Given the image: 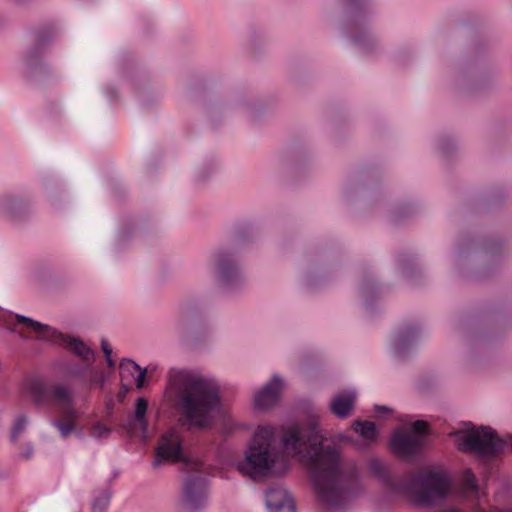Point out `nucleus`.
Listing matches in <instances>:
<instances>
[{
  "instance_id": "4be33fe9",
  "label": "nucleus",
  "mask_w": 512,
  "mask_h": 512,
  "mask_svg": "<svg viewBox=\"0 0 512 512\" xmlns=\"http://www.w3.org/2000/svg\"><path fill=\"white\" fill-rule=\"evenodd\" d=\"M265 503L269 512H296V505L287 490L270 487L265 492Z\"/></svg>"
},
{
  "instance_id": "72a5a7b5",
  "label": "nucleus",
  "mask_w": 512,
  "mask_h": 512,
  "mask_svg": "<svg viewBox=\"0 0 512 512\" xmlns=\"http://www.w3.org/2000/svg\"><path fill=\"white\" fill-rule=\"evenodd\" d=\"M437 148L444 158L450 159L457 150V144L452 137L443 135L437 139Z\"/></svg>"
},
{
  "instance_id": "6ab92c4d",
  "label": "nucleus",
  "mask_w": 512,
  "mask_h": 512,
  "mask_svg": "<svg viewBox=\"0 0 512 512\" xmlns=\"http://www.w3.org/2000/svg\"><path fill=\"white\" fill-rule=\"evenodd\" d=\"M378 171L372 167H364L351 175L344 184L343 196L347 201L360 191L367 192L377 186Z\"/></svg>"
},
{
  "instance_id": "412c9836",
  "label": "nucleus",
  "mask_w": 512,
  "mask_h": 512,
  "mask_svg": "<svg viewBox=\"0 0 512 512\" xmlns=\"http://www.w3.org/2000/svg\"><path fill=\"white\" fill-rule=\"evenodd\" d=\"M283 384V380L279 375H273L270 381L255 393L254 408L264 411L273 407L279 401Z\"/></svg>"
},
{
  "instance_id": "5fc2aeb1",
  "label": "nucleus",
  "mask_w": 512,
  "mask_h": 512,
  "mask_svg": "<svg viewBox=\"0 0 512 512\" xmlns=\"http://www.w3.org/2000/svg\"><path fill=\"white\" fill-rule=\"evenodd\" d=\"M436 512H462V511L455 507H447V508L440 509Z\"/></svg>"
},
{
  "instance_id": "1a4fd4ad",
  "label": "nucleus",
  "mask_w": 512,
  "mask_h": 512,
  "mask_svg": "<svg viewBox=\"0 0 512 512\" xmlns=\"http://www.w3.org/2000/svg\"><path fill=\"white\" fill-rule=\"evenodd\" d=\"M485 52V43H476L469 57L460 63L456 79L458 89L465 93H475L491 87L495 79V72L487 66L484 60Z\"/></svg>"
},
{
  "instance_id": "338daca9",
  "label": "nucleus",
  "mask_w": 512,
  "mask_h": 512,
  "mask_svg": "<svg viewBox=\"0 0 512 512\" xmlns=\"http://www.w3.org/2000/svg\"><path fill=\"white\" fill-rule=\"evenodd\" d=\"M402 422H406L407 420L405 418L400 419Z\"/></svg>"
},
{
  "instance_id": "0e129e2a",
  "label": "nucleus",
  "mask_w": 512,
  "mask_h": 512,
  "mask_svg": "<svg viewBox=\"0 0 512 512\" xmlns=\"http://www.w3.org/2000/svg\"><path fill=\"white\" fill-rule=\"evenodd\" d=\"M0 477L5 478L6 476L4 475V473H1Z\"/></svg>"
},
{
  "instance_id": "2eb2a0df",
  "label": "nucleus",
  "mask_w": 512,
  "mask_h": 512,
  "mask_svg": "<svg viewBox=\"0 0 512 512\" xmlns=\"http://www.w3.org/2000/svg\"><path fill=\"white\" fill-rule=\"evenodd\" d=\"M422 325L418 321L401 323L393 332L390 346L394 356L405 360L416 349L422 335Z\"/></svg>"
},
{
  "instance_id": "f8f14e48",
  "label": "nucleus",
  "mask_w": 512,
  "mask_h": 512,
  "mask_svg": "<svg viewBox=\"0 0 512 512\" xmlns=\"http://www.w3.org/2000/svg\"><path fill=\"white\" fill-rule=\"evenodd\" d=\"M167 463H182L188 468L200 470L202 463L193 459L185 448V439L175 429H170L160 436L154 448L153 467L157 468Z\"/></svg>"
},
{
  "instance_id": "423d86ee",
  "label": "nucleus",
  "mask_w": 512,
  "mask_h": 512,
  "mask_svg": "<svg viewBox=\"0 0 512 512\" xmlns=\"http://www.w3.org/2000/svg\"><path fill=\"white\" fill-rule=\"evenodd\" d=\"M509 318L501 305L487 303L458 318L455 330L472 348L492 344L506 329Z\"/></svg>"
},
{
  "instance_id": "6e6d98bb",
  "label": "nucleus",
  "mask_w": 512,
  "mask_h": 512,
  "mask_svg": "<svg viewBox=\"0 0 512 512\" xmlns=\"http://www.w3.org/2000/svg\"><path fill=\"white\" fill-rule=\"evenodd\" d=\"M119 475H120V471L117 469H114L112 471V475H111L110 479L108 480V483L111 484L112 481L115 480Z\"/></svg>"
},
{
  "instance_id": "0eeeda50",
  "label": "nucleus",
  "mask_w": 512,
  "mask_h": 512,
  "mask_svg": "<svg viewBox=\"0 0 512 512\" xmlns=\"http://www.w3.org/2000/svg\"><path fill=\"white\" fill-rule=\"evenodd\" d=\"M343 7L341 30L362 54L374 55L379 40L372 29L373 6L370 0H340Z\"/></svg>"
},
{
  "instance_id": "79ce46f5",
  "label": "nucleus",
  "mask_w": 512,
  "mask_h": 512,
  "mask_svg": "<svg viewBox=\"0 0 512 512\" xmlns=\"http://www.w3.org/2000/svg\"><path fill=\"white\" fill-rule=\"evenodd\" d=\"M27 422L28 419L25 414H21L15 419L10 436L12 442H15L18 436L25 430Z\"/></svg>"
},
{
  "instance_id": "a211bd4d",
  "label": "nucleus",
  "mask_w": 512,
  "mask_h": 512,
  "mask_svg": "<svg viewBox=\"0 0 512 512\" xmlns=\"http://www.w3.org/2000/svg\"><path fill=\"white\" fill-rule=\"evenodd\" d=\"M32 201L18 194L5 193L0 195V216L12 222L24 221L31 213Z\"/></svg>"
},
{
  "instance_id": "c85d7f7f",
  "label": "nucleus",
  "mask_w": 512,
  "mask_h": 512,
  "mask_svg": "<svg viewBox=\"0 0 512 512\" xmlns=\"http://www.w3.org/2000/svg\"><path fill=\"white\" fill-rule=\"evenodd\" d=\"M421 212V206L415 201L400 202L389 211V220L394 224H402Z\"/></svg>"
},
{
  "instance_id": "e433bc0d",
  "label": "nucleus",
  "mask_w": 512,
  "mask_h": 512,
  "mask_svg": "<svg viewBox=\"0 0 512 512\" xmlns=\"http://www.w3.org/2000/svg\"><path fill=\"white\" fill-rule=\"evenodd\" d=\"M140 369V365H138L135 361L123 358L119 365L120 375L122 380L128 375L134 378V373Z\"/></svg>"
},
{
  "instance_id": "f03ea898",
  "label": "nucleus",
  "mask_w": 512,
  "mask_h": 512,
  "mask_svg": "<svg viewBox=\"0 0 512 512\" xmlns=\"http://www.w3.org/2000/svg\"><path fill=\"white\" fill-rule=\"evenodd\" d=\"M176 375L179 383L172 402L180 423L190 430H210L225 412L218 380L189 370Z\"/></svg>"
},
{
  "instance_id": "09e8293b",
  "label": "nucleus",
  "mask_w": 512,
  "mask_h": 512,
  "mask_svg": "<svg viewBox=\"0 0 512 512\" xmlns=\"http://www.w3.org/2000/svg\"><path fill=\"white\" fill-rule=\"evenodd\" d=\"M34 453V448L31 444H28L23 451L20 452L19 457L24 460H29Z\"/></svg>"
},
{
  "instance_id": "bb28decb",
  "label": "nucleus",
  "mask_w": 512,
  "mask_h": 512,
  "mask_svg": "<svg viewBox=\"0 0 512 512\" xmlns=\"http://www.w3.org/2000/svg\"><path fill=\"white\" fill-rule=\"evenodd\" d=\"M148 406L149 403L146 398L138 397L135 401L133 418L129 421L128 424L131 433H134L137 429H139L143 440H147L148 438Z\"/></svg>"
},
{
  "instance_id": "603ef678",
  "label": "nucleus",
  "mask_w": 512,
  "mask_h": 512,
  "mask_svg": "<svg viewBox=\"0 0 512 512\" xmlns=\"http://www.w3.org/2000/svg\"><path fill=\"white\" fill-rule=\"evenodd\" d=\"M108 377L104 373H100V375L97 377L95 382L99 383L100 385H104L107 381Z\"/></svg>"
},
{
  "instance_id": "5701e85b",
  "label": "nucleus",
  "mask_w": 512,
  "mask_h": 512,
  "mask_svg": "<svg viewBox=\"0 0 512 512\" xmlns=\"http://www.w3.org/2000/svg\"><path fill=\"white\" fill-rule=\"evenodd\" d=\"M397 270L413 285H418L422 277V271L417 257L408 251L399 252L395 257Z\"/></svg>"
},
{
  "instance_id": "20e7f679",
  "label": "nucleus",
  "mask_w": 512,
  "mask_h": 512,
  "mask_svg": "<svg viewBox=\"0 0 512 512\" xmlns=\"http://www.w3.org/2000/svg\"><path fill=\"white\" fill-rule=\"evenodd\" d=\"M369 473L395 494L410 497L418 507L433 508L442 505L449 497L453 479L441 465H430L418 470L407 481H394L389 469L378 459L368 464Z\"/></svg>"
},
{
  "instance_id": "9b49d317",
  "label": "nucleus",
  "mask_w": 512,
  "mask_h": 512,
  "mask_svg": "<svg viewBox=\"0 0 512 512\" xmlns=\"http://www.w3.org/2000/svg\"><path fill=\"white\" fill-rule=\"evenodd\" d=\"M429 432L424 420L414 421L410 429H395L390 435L389 449L397 458L413 463L422 455Z\"/></svg>"
},
{
  "instance_id": "3c124183",
  "label": "nucleus",
  "mask_w": 512,
  "mask_h": 512,
  "mask_svg": "<svg viewBox=\"0 0 512 512\" xmlns=\"http://www.w3.org/2000/svg\"><path fill=\"white\" fill-rule=\"evenodd\" d=\"M0 311H3V309H2L1 307H0ZM7 314H8V318H2V317L0 316V322H4V323H6V324H10V323H11L10 318H14V319H16V318H15V316H14V314H15V313L7 312ZM14 324L18 325V324H17V320H15Z\"/></svg>"
},
{
  "instance_id": "e2e57ef3",
  "label": "nucleus",
  "mask_w": 512,
  "mask_h": 512,
  "mask_svg": "<svg viewBox=\"0 0 512 512\" xmlns=\"http://www.w3.org/2000/svg\"><path fill=\"white\" fill-rule=\"evenodd\" d=\"M20 336H21V338H23V339H27V338H28L27 336H25V335H23V334H20Z\"/></svg>"
},
{
  "instance_id": "bf43d9fd",
  "label": "nucleus",
  "mask_w": 512,
  "mask_h": 512,
  "mask_svg": "<svg viewBox=\"0 0 512 512\" xmlns=\"http://www.w3.org/2000/svg\"><path fill=\"white\" fill-rule=\"evenodd\" d=\"M13 2H15L17 5H26L28 3H30L32 0H12Z\"/></svg>"
},
{
  "instance_id": "9d476101",
  "label": "nucleus",
  "mask_w": 512,
  "mask_h": 512,
  "mask_svg": "<svg viewBox=\"0 0 512 512\" xmlns=\"http://www.w3.org/2000/svg\"><path fill=\"white\" fill-rule=\"evenodd\" d=\"M14 316L17 324L35 333L37 339L60 344L80 360L95 361V351L79 336L62 333L50 325L21 314H14Z\"/></svg>"
},
{
  "instance_id": "4c0bfd02",
  "label": "nucleus",
  "mask_w": 512,
  "mask_h": 512,
  "mask_svg": "<svg viewBox=\"0 0 512 512\" xmlns=\"http://www.w3.org/2000/svg\"><path fill=\"white\" fill-rule=\"evenodd\" d=\"M51 424L52 426L58 428L61 437L64 439L67 438L76 429V424L73 421L54 419L52 420Z\"/></svg>"
},
{
  "instance_id": "680f3d73",
  "label": "nucleus",
  "mask_w": 512,
  "mask_h": 512,
  "mask_svg": "<svg viewBox=\"0 0 512 512\" xmlns=\"http://www.w3.org/2000/svg\"><path fill=\"white\" fill-rule=\"evenodd\" d=\"M154 168V164H148L147 165V173H151V171L153 170Z\"/></svg>"
},
{
  "instance_id": "a878e982",
  "label": "nucleus",
  "mask_w": 512,
  "mask_h": 512,
  "mask_svg": "<svg viewBox=\"0 0 512 512\" xmlns=\"http://www.w3.org/2000/svg\"><path fill=\"white\" fill-rule=\"evenodd\" d=\"M121 76L130 82L131 86L138 89V86L147 81L145 71L140 68L138 62L130 54H123L120 58Z\"/></svg>"
},
{
  "instance_id": "a18cd8bd",
  "label": "nucleus",
  "mask_w": 512,
  "mask_h": 512,
  "mask_svg": "<svg viewBox=\"0 0 512 512\" xmlns=\"http://www.w3.org/2000/svg\"><path fill=\"white\" fill-rule=\"evenodd\" d=\"M146 374H147V368H142L140 366V369L137 370V375L134 376V380H135L137 388L141 389L145 386Z\"/></svg>"
},
{
  "instance_id": "4d7b16f0",
  "label": "nucleus",
  "mask_w": 512,
  "mask_h": 512,
  "mask_svg": "<svg viewBox=\"0 0 512 512\" xmlns=\"http://www.w3.org/2000/svg\"><path fill=\"white\" fill-rule=\"evenodd\" d=\"M281 468L283 473L288 470L289 464L286 460H281Z\"/></svg>"
},
{
  "instance_id": "ddd939ff",
  "label": "nucleus",
  "mask_w": 512,
  "mask_h": 512,
  "mask_svg": "<svg viewBox=\"0 0 512 512\" xmlns=\"http://www.w3.org/2000/svg\"><path fill=\"white\" fill-rule=\"evenodd\" d=\"M279 460L278 451L258 446L256 443H248L243 460L237 464V470L244 477L259 480L273 475Z\"/></svg>"
},
{
  "instance_id": "6e6552de",
  "label": "nucleus",
  "mask_w": 512,
  "mask_h": 512,
  "mask_svg": "<svg viewBox=\"0 0 512 512\" xmlns=\"http://www.w3.org/2000/svg\"><path fill=\"white\" fill-rule=\"evenodd\" d=\"M57 35V24L52 21L43 23L33 30L31 44L21 60V73L28 82L41 83L51 76V68L44 58Z\"/></svg>"
},
{
  "instance_id": "f3484780",
  "label": "nucleus",
  "mask_w": 512,
  "mask_h": 512,
  "mask_svg": "<svg viewBox=\"0 0 512 512\" xmlns=\"http://www.w3.org/2000/svg\"><path fill=\"white\" fill-rule=\"evenodd\" d=\"M383 291V286L376 280L374 271L369 267H363L358 292L367 314L373 316L378 312V303Z\"/></svg>"
},
{
  "instance_id": "39448f33",
  "label": "nucleus",
  "mask_w": 512,
  "mask_h": 512,
  "mask_svg": "<svg viewBox=\"0 0 512 512\" xmlns=\"http://www.w3.org/2000/svg\"><path fill=\"white\" fill-rule=\"evenodd\" d=\"M258 235L256 225L248 220L235 223L231 243L217 249L211 259V274L215 283L224 292L233 293L245 283L241 250L252 243Z\"/></svg>"
},
{
  "instance_id": "49530a36",
  "label": "nucleus",
  "mask_w": 512,
  "mask_h": 512,
  "mask_svg": "<svg viewBox=\"0 0 512 512\" xmlns=\"http://www.w3.org/2000/svg\"><path fill=\"white\" fill-rule=\"evenodd\" d=\"M104 93L109 101H115L118 98V90L112 85L105 86Z\"/></svg>"
},
{
  "instance_id": "13d9d810",
  "label": "nucleus",
  "mask_w": 512,
  "mask_h": 512,
  "mask_svg": "<svg viewBox=\"0 0 512 512\" xmlns=\"http://www.w3.org/2000/svg\"><path fill=\"white\" fill-rule=\"evenodd\" d=\"M338 437L342 441L351 442V438L349 436L345 435V434L340 433Z\"/></svg>"
},
{
  "instance_id": "c756f323",
  "label": "nucleus",
  "mask_w": 512,
  "mask_h": 512,
  "mask_svg": "<svg viewBox=\"0 0 512 512\" xmlns=\"http://www.w3.org/2000/svg\"><path fill=\"white\" fill-rule=\"evenodd\" d=\"M143 230V226L140 221L132 217H127L121 223L120 229L116 235V251H120L121 248L136 234Z\"/></svg>"
},
{
  "instance_id": "4468645a",
  "label": "nucleus",
  "mask_w": 512,
  "mask_h": 512,
  "mask_svg": "<svg viewBox=\"0 0 512 512\" xmlns=\"http://www.w3.org/2000/svg\"><path fill=\"white\" fill-rule=\"evenodd\" d=\"M338 264L329 251L320 250L314 257L308 259L307 267L303 274V285L309 290H317L325 287L336 276Z\"/></svg>"
},
{
  "instance_id": "c9c22d12",
  "label": "nucleus",
  "mask_w": 512,
  "mask_h": 512,
  "mask_svg": "<svg viewBox=\"0 0 512 512\" xmlns=\"http://www.w3.org/2000/svg\"><path fill=\"white\" fill-rule=\"evenodd\" d=\"M111 501L110 489H104L94 497L92 501V512H106Z\"/></svg>"
},
{
  "instance_id": "7c9ffc66",
  "label": "nucleus",
  "mask_w": 512,
  "mask_h": 512,
  "mask_svg": "<svg viewBox=\"0 0 512 512\" xmlns=\"http://www.w3.org/2000/svg\"><path fill=\"white\" fill-rule=\"evenodd\" d=\"M275 441L276 428L274 426L258 425L249 443H256L258 446H262L273 451H278L274 446Z\"/></svg>"
},
{
  "instance_id": "58836bf2",
  "label": "nucleus",
  "mask_w": 512,
  "mask_h": 512,
  "mask_svg": "<svg viewBox=\"0 0 512 512\" xmlns=\"http://www.w3.org/2000/svg\"><path fill=\"white\" fill-rule=\"evenodd\" d=\"M463 482L470 493L475 495L479 493L478 479L471 469H467L464 472Z\"/></svg>"
},
{
  "instance_id": "052dcab7",
  "label": "nucleus",
  "mask_w": 512,
  "mask_h": 512,
  "mask_svg": "<svg viewBox=\"0 0 512 512\" xmlns=\"http://www.w3.org/2000/svg\"><path fill=\"white\" fill-rule=\"evenodd\" d=\"M396 61L399 63L404 62L402 52H399L396 56Z\"/></svg>"
},
{
  "instance_id": "c03bdc74",
  "label": "nucleus",
  "mask_w": 512,
  "mask_h": 512,
  "mask_svg": "<svg viewBox=\"0 0 512 512\" xmlns=\"http://www.w3.org/2000/svg\"><path fill=\"white\" fill-rule=\"evenodd\" d=\"M111 428L103 423H96L91 429V435L95 438H104L111 433Z\"/></svg>"
},
{
  "instance_id": "f257e3e1",
  "label": "nucleus",
  "mask_w": 512,
  "mask_h": 512,
  "mask_svg": "<svg viewBox=\"0 0 512 512\" xmlns=\"http://www.w3.org/2000/svg\"><path fill=\"white\" fill-rule=\"evenodd\" d=\"M280 444L284 452L308 461H323L325 467L313 472L318 487V499L331 508H341L359 494V475L355 467L344 468L335 445L320 446L321 435L317 420L305 428L300 423L281 427Z\"/></svg>"
},
{
  "instance_id": "aec40b11",
  "label": "nucleus",
  "mask_w": 512,
  "mask_h": 512,
  "mask_svg": "<svg viewBox=\"0 0 512 512\" xmlns=\"http://www.w3.org/2000/svg\"><path fill=\"white\" fill-rule=\"evenodd\" d=\"M94 362L64 358L57 362V368L65 378L90 386L89 375L93 372Z\"/></svg>"
},
{
  "instance_id": "8fccbe9b",
  "label": "nucleus",
  "mask_w": 512,
  "mask_h": 512,
  "mask_svg": "<svg viewBox=\"0 0 512 512\" xmlns=\"http://www.w3.org/2000/svg\"><path fill=\"white\" fill-rule=\"evenodd\" d=\"M101 349H102V352L104 354V357L112 355V347L108 343L107 340H105V339L101 340Z\"/></svg>"
},
{
  "instance_id": "b1692460",
  "label": "nucleus",
  "mask_w": 512,
  "mask_h": 512,
  "mask_svg": "<svg viewBox=\"0 0 512 512\" xmlns=\"http://www.w3.org/2000/svg\"><path fill=\"white\" fill-rule=\"evenodd\" d=\"M356 398L357 393L355 390L340 392L329 402V410L338 419H347L355 408Z\"/></svg>"
},
{
  "instance_id": "de8ad7c7",
  "label": "nucleus",
  "mask_w": 512,
  "mask_h": 512,
  "mask_svg": "<svg viewBox=\"0 0 512 512\" xmlns=\"http://www.w3.org/2000/svg\"><path fill=\"white\" fill-rule=\"evenodd\" d=\"M374 411L375 413L379 414L380 416L386 417L390 414H392L393 410L385 405H374Z\"/></svg>"
},
{
  "instance_id": "f704fd0d",
  "label": "nucleus",
  "mask_w": 512,
  "mask_h": 512,
  "mask_svg": "<svg viewBox=\"0 0 512 512\" xmlns=\"http://www.w3.org/2000/svg\"><path fill=\"white\" fill-rule=\"evenodd\" d=\"M218 169V162L215 159H209L197 168L195 179L197 182H204L209 179Z\"/></svg>"
},
{
  "instance_id": "2f4dec72",
  "label": "nucleus",
  "mask_w": 512,
  "mask_h": 512,
  "mask_svg": "<svg viewBox=\"0 0 512 512\" xmlns=\"http://www.w3.org/2000/svg\"><path fill=\"white\" fill-rule=\"evenodd\" d=\"M505 193L502 189L489 192L477 200V213L487 212L503 204Z\"/></svg>"
},
{
  "instance_id": "37998d69",
  "label": "nucleus",
  "mask_w": 512,
  "mask_h": 512,
  "mask_svg": "<svg viewBox=\"0 0 512 512\" xmlns=\"http://www.w3.org/2000/svg\"><path fill=\"white\" fill-rule=\"evenodd\" d=\"M43 186L48 192L49 201L52 205L56 206V202L54 200V191L60 190L59 182L53 177H46L43 179Z\"/></svg>"
},
{
  "instance_id": "393cba45",
  "label": "nucleus",
  "mask_w": 512,
  "mask_h": 512,
  "mask_svg": "<svg viewBox=\"0 0 512 512\" xmlns=\"http://www.w3.org/2000/svg\"><path fill=\"white\" fill-rule=\"evenodd\" d=\"M203 319V310L198 303H183L179 310L178 328L182 331L192 330L201 326Z\"/></svg>"
},
{
  "instance_id": "473e14b6",
  "label": "nucleus",
  "mask_w": 512,
  "mask_h": 512,
  "mask_svg": "<svg viewBox=\"0 0 512 512\" xmlns=\"http://www.w3.org/2000/svg\"><path fill=\"white\" fill-rule=\"evenodd\" d=\"M352 429L368 443L376 442L379 431L374 422L357 419L352 423Z\"/></svg>"
},
{
  "instance_id": "cd10ccee",
  "label": "nucleus",
  "mask_w": 512,
  "mask_h": 512,
  "mask_svg": "<svg viewBox=\"0 0 512 512\" xmlns=\"http://www.w3.org/2000/svg\"><path fill=\"white\" fill-rule=\"evenodd\" d=\"M50 395L53 400L62 405L66 418L71 419L75 416L73 392L69 387L63 384H54L50 389Z\"/></svg>"
},
{
  "instance_id": "ea45409f",
  "label": "nucleus",
  "mask_w": 512,
  "mask_h": 512,
  "mask_svg": "<svg viewBox=\"0 0 512 512\" xmlns=\"http://www.w3.org/2000/svg\"><path fill=\"white\" fill-rule=\"evenodd\" d=\"M241 105L248 117L252 120H256L263 110V105L255 100L243 102Z\"/></svg>"
},
{
  "instance_id": "864d4df0",
  "label": "nucleus",
  "mask_w": 512,
  "mask_h": 512,
  "mask_svg": "<svg viewBox=\"0 0 512 512\" xmlns=\"http://www.w3.org/2000/svg\"><path fill=\"white\" fill-rule=\"evenodd\" d=\"M105 360H106V364L109 368H114L116 363L115 361L112 359V356H106L105 357Z\"/></svg>"
},
{
  "instance_id": "69168bd1",
  "label": "nucleus",
  "mask_w": 512,
  "mask_h": 512,
  "mask_svg": "<svg viewBox=\"0 0 512 512\" xmlns=\"http://www.w3.org/2000/svg\"><path fill=\"white\" fill-rule=\"evenodd\" d=\"M0 477L5 478L6 476L4 475V473H1Z\"/></svg>"
},
{
  "instance_id": "dca6fc26",
  "label": "nucleus",
  "mask_w": 512,
  "mask_h": 512,
  "mask_svg": "<svg viewBox=\"0 0 512 512\" xmlns=\"http://www.w3.org/2000/svg\"><path fill=\"white\" fill-rule=\"evenodd\" d=\"M209 480L200 474H190L183 480L181 503L189 512L205 508L208 497Z\"/></svg>"
},
{
  "instance_id": "7ed1b4c3",
  "label": "nucleus",
  "mask_w": 512,
  "mask_h": 512,
  "mask_svg": "<svg viewBox=\"0 0 512 512\" xmlns=\"http://www.w3.org/2000/svg\"><path fill=\"white\" fill-rule=\"evenodd\" d=\"M508 254L504 240L483 228L462 233L451 255L453 273L466 281L480 282L501 268Z\"/></svg>"
},
{
  "instance_id": "a19ab883",
  "label": "nucleus",
  "mask_w": 512,
  "mask_h": 512,
  "mask_svg": "<svg viewBox=\"0 0 512 512\" xmlns=\"http://www.w3.org/2000/svg\"><path fill=\"white\" fill-rule=\"evenodd\" d=\"M33 401L36 406L43 405L47 400V390L42 383H35L32 386Z\"/></svg>"
}]
</instances>
